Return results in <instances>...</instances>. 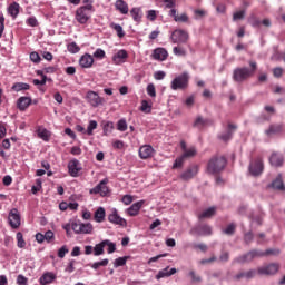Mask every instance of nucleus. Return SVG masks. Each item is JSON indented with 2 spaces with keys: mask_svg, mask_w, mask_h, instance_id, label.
Instances as JSON below:
<instances>
[{
  "mask_svg": "<svg viewBox=\"0 0 285 285\" xmlns=\"http://www.w3.org/2000/svg\"><path fill=\"white\" fill-rule=\"evenodd\" d=\"M94 57H95V59H105L106 58V51H104V49H97L94 52Z\"/></svg>",
  "mask_w": 285,
  "mask_h": 285,
  "instance_id": "55",
  "label": "nucleus"
},
{
  "mask_svg": "<svg viewBox=\"0 0 285 285\" xmlns=\"http://www.w3.org/2000/svg\"><path fill=\"white\" fill-rule=\"evenodd\" d=\"M175 273H177L176 268L168 269L167 267L158 272V274L156 275V279H164V277H170V275H175Z\"/></svg>",
  "mask_w": 285,
  "mask_h": 285,
  "instance_id": "30",
  "label": "nucleus"
},
{
  "mask_svg": "<svg viewBox=\"0 0 285 285\" xmlns=\"http://www.w3.org/2000/svg\"><path fill=\"white\" fill-rule=\"evenodd\" d=\"M268 255L277 256V255H279V249L274 248V249H267V250L263 252V257H266Z\"/></svg>",
  "mask_w": 285,
  "mask_h": 285,
  "instance_id": "61",
  "label": "nucleus"
},
{
  "mask_svg": "<svg viewBox=\"0 0 285 285\" xmlns=\"http://www.w3.org/2000/svg\"><path fill=\"white\" fill-rule=\"evenodd\" d=\"M141 112L150 114L153 110V105L148 100H142L140 106Z\"/></svg>",
  "mask_w": 285,
  "mask_h": 285,
  "instance_id": "41",
  "label": "nucleus"
},
{
  "mask_svg": "<svg viewBox=\"0 0 285 285\" xmlns=\"http://www.w3.org/2000/svg\"><path fill=\"white\" fill-rule=\"evenodd\" d=\"M11 89L13 92H21V90H30V85L26 82H16L12 85Z\"/></svg>",
  "mask_w": 285,
  "mask_h": 285,
  "instance_id": "35",
  "label": "nucleus"
},
{
  "mask_svg": "<svg viewBox=\"0 0 285 285\" xmlns=\"http://www.w3.org/2000/svg\"><path fill=\"white\" fill-rule=\"evenodd\" d=\"M110 28L117 32V37H119V39H124V37H126V32H124V27H121V24L112 22Z\"/></svg>",
  "mask_w": 285,
  "mask_h": 285,
  "instance_id": "37",
  "label": "nucleus"
},
{
  "mask_svg": "<svg viewBox=\"0 0 285 285\" xmlns=\"http://www.w3.org/2000/svg\"><path fill=\"white\" fill-rule=\"evenodd\" d=\"M244 17H246V11L244 10L237 11L233 14V21H242Z\"/></svg>",
  "mask_w": 285,
  "mask_h": 285,
  "instance_id": "49",
  "label": "nucleus"
},
{
  "mask_svg": "<svg viewBox=\"0 0 285 285\" xmlns=\"http://www.w3.org/2000/svg\"><path fill=\"white\" fill-rule=\"evenodd\" d=\"M130 16L132 17V19L136 23H141L144 12L141 11V8L136 7L130 10Z\"/></svg>",
  "mask_w": 285,
  "mask_h": 285,
  "instance_id": "27",
  "label": "nucleus"
},
{
  "mask_svg": "<svg viewBox=\"0 0 285 285\" xmlns=\"http://www.w3.org/2000/svg\"><path fill=\"white\" fill-rule=\"evenodd\" d=\"M210 121L208 119H204V117L198 116L194 121V128H198V130H202V128H206Z\"/></svg>",
  "mask_w": 285,
  "mask_h": 285,
  "instance_id": "31",
  "label": "nucleus"
},
{
  "mask_svg": "<svg viewBox=\"0 0 285 285\" xmlns=\"http://www.w3.org/2000/svg\"><path fill=\"white\" fill-rule=\"evenodd\" d=\"M9 224L11 228H19L21 226V215H19V209L13 208L10 210Z\"/></svg>",
  "mask_w": 285,
  "mask_h": 285,
  "instance_id": "8",
  "label": "nucleus"
},
{
  "mask_svg": "<svg viewBox=\"0 0 285 285\" xmlns=\"http://www.w3.org/2000/svg\"><path fill=\"white\" fill-rule=\"evenodd\" d=\"M257 257H264V252L259 249H253L246 254H243L234 259V264H248Z\"/></svg>",
  "mask_w": 285,
  "mask_h": 285,
  "instance_id": "4",
  "label": "nucleus"
},
{
  "mask_svg": "<svg viewBox=\"0 0 285 285\" xmlns=\"http://www.w3.org/2000/svg\"><path fill=\"white\" fill-rule=\"evenodd\" d=\"M115 6L120 14H128V3L126 1L117 0Z\"/></svg>",
  "mask_w": 285,
  "mask_h": 285,
  "instance_id": "33",
  "label": "nucleus"
},
{
  "mask_svg": "<svg viewBox=\"0 0 285 285\" xmlns=\"http://www.w3.org/2000/svg\"><path fill=\"white\" fill-rule=\"evenodd\" d=\"M69 249L68 247L65 245L62 246L59 250H58V257H60V259H63V257H66V255H68Z\"/></svg>",
  "mask_w": 285,
  "mask_h": 285,
  "instance_id": "58",
  "label": "nucleus"
},
{
  "mask_svg": "<svg viewBox=\"0 0 285 285\" xmlns=\"http://www.w3.org/2000/svg\"><path fill=\"white\" fill-rule=\"evenodd\" d=\"M71 229L76 235H81V222H75L71 224Z\"/></svg>",
  "mask_w": 285,
  "mask_h": 285,
  "instance_id": "50",
  "label": "nucleus"
},
{
  "mask_svg": "<svg viewBox=\"0 0 285 285\" xmlns=\"http://www.w3.org/2000/svg\"><path fill=\"white\" fill-rule=\"evenodd\" d=\"M191 233L193 235H202V236L213 235V227H210V225H200L194 228Z\"/></svg>",
  "mask_w": 285,
  "mask_h": 285,
  "instance_id": "16",
  "label": "nucleus"
},
{
  "mask_svg": "<svg viewBox=\"0 0 285 285\" xmlns=\"http://www.w3.org/2000/svg\"><path fill=\"white\" fill-rule=\"evenodd\" d=\"M126 59H128V51L124 49L118 50L117 53L112 56V62L115 66H121V63H126Z\"/></svg>",
  "mask_w": 285,
  "mask_h": 285,
  "instance_id": "13",
  "label": "nucleus"
},
{
  "mask_svg": "<svg viewBox=\"0 0 285 285\" xmlns=\"http://www.w3.org/2000/svg\"><path fill=\"white\" fill-rule=\"evenodd\" d=\"M126 262H128V257H127V256L116 258V259H115V263H114V266H115L116 268H119V266H126Z\"/></svg>",
  "mask_w": 285,
  "mask_h": 285,
  "instance_id": "46",
  "label": "nucleus"
},
{
  "mask_svg": "<svg viewBox=\"0 0 285 285\" xmlns=\"http://www.w3.org/2000/svg\"><path fill=\"white\" fill-rule=\"evenodd\" d=\"M145 203H146L145 200H140V202L134 203L127 209V214L129 215V217H137V215H139V210H141V207L144 206Z\"/></svg>",
  "mask_w": 285,
  "mask_h": 285,
  "instance_id": "18",
  "label": "nucleus"
},
{
  "mask_svg": "<svg viewBox=\"0 0 285 285\" xmlns=\"http://www.w3.org/2000/svg\"><path fill=\"white\" fill-rule=\"evenodd\" d=\"M183 155L180 157V161H186V159H190V157H195L197 155V149L195 147L187 148L186 145L181 146Z\"/></svg>",
  "mask_w": 285,
  "mask_h": 285,
  "instance_id": "20",
  "label": "nucleus"
},
{
  "mask_svg": "<svg viewBox=\"0 0 285 285\" xmlns=\"http://www.w3.org/2000/svg\"><path fill=\"white\" fill-rule=\"evenodd\" d=\"M189 79H190V77L186 72L179 76V89L180 90L184 88H188Z\"/></svg>",
  "mask_w": 285,
  "mask_h": 285,
  "instance_id": "38",
  "label": "nucleus"
},
{
  "mask_svg": "<svg viewBox=\"0 0 285 285\" xmlns=\"http://www.w3.org/2000/svg\"><path fill=\"white\" fill-rule=\"evenodd\" d=\"M249 173L257 177L264 173V161L262 159L256 160L255 163L249 165Z\"/></svg>",
  "mask_w": 285,
  "mask_h": 285,
  "instance_id": "12",
  "label": "nucleus"
},
{
  "mask_svg": "<svg viewBox=\"0 0 285 285\" xmlns=\"http://www.w3.org/2000/svg\"><path fill=\"white\" fill-rule=\"evenodd\" d=\"M110 189H108V179H102L96 187L89 190L90 195H100V197H108Z\"/></svg>",
  "mask_w": 285,
  "mask_h": 285,
  "instance_id": "5",
  "label": "nucleus"
},
{
  "mask_svg": "<svg viewBox=\"0 0 285 285\" xmlns=\"http://www.w3.org/2000/svg\"><path fill=\"white\" fill-rule=\"evenodd\" d=\"M269 164L274 166V168H279L284 165V156L277 153H273L269 157Z\"/></svg>",
  "mask_w": 285,
  "mask_h": 285,
  "instance_id": "19",
  "label": "nucleus"
},
{
  "mask_svg": "<svg viewBox=\"0 0 285 285\" xmlns=\"http://www.w3.org/2000/svg\"><path fill=\"white\" fill-rule=\"evenodd\" d=\"M117 130H120V132H126V130H128V122H126L124 119H120L117 122Z\"/></svg>",
  "mask_w": 285,
  "mask_h": 285,
  "instance_id": "45",
  "label": "nucleus"
},
{
  "mask_svg": "<svg viewBox=\"0 0 285 285\" xmlns=\"http://www.w3.org/2000/svg\"><path fill=\"white\" fill-rule=\"evenodd\" d=\"M102 242H106V246H108V254H112L115 253V250H117V245L112 242H110L109 239H106V240H102Z\"/></svg>",
  "mask_w": 285,
  "mask_h": 285,
  "instance_id": "51",
  "label": "nucleus"
},
{
  "mask_svg": "<svg viewBox=\"0 0 285 285\" xmlns=\"http://www.w3.org/2000/svg\"><path fill=\"white\" fill-rule=\"evenodd\" d=\"M92 233V224L80 223V235H90Z\"/></svg>",
  "mask_w": 285,
  "mask_h": 285,
  "instance_id": "36",
  "label": "nucleus"
},
{
  "mask_svg": "<svg viewBox=\"0 0 285 285\" xmlns=\"http://www.w3.org/2000/svg\"><path fill=\"white\" fill-rule=\"evenodd\" d=\"M68 52H71V55H77L81 48L77 46V42H71L67 46Z\"/></svg>",
  "mask_w": 285,
  "mask_h": 285,
  "instance_id": "43",
  "label": "nucleus"
},
{
  "mask_svg": "<svg viewBox=\"0 0 285 285\" xmlns=\"http://www.w3.org/2000/svg\"><path fill=\"white\" fill-rule=\"evenodd\" d=\"M258 275H277L279 272V264L272 263L269 265L258 267Z\"/></svg>",
  "mask_w": 285,
  "mask_h": 285,
  "instance_id": "7",
  "label": "nucleus"
},
{
  "mask_svg": "<svg viewBox=\"0 0 285 285\" xmlns=\"http://www.w3.org/2000/svg\"><path fill=\"white\" fill-rule=\"evenodd\" d=\"M226 168V158L224 156H214L207 163V175H219Z\"/></svg>",
  "mask_w": 285,
  "mask_h": 285,
  "instance_id": "2",
  "label": "nucleus"
},
{
  "mask_svg": "<svg viewBox=\"0 0 285 285\" xmlns=\"http://www.w3.org/2000/svg\"><path fill=\"white\" fill-rule=\"evenodd\" d=\"M30 104H32V99L30 97H20L17 101V106L21 111L26 110Z\"/></svg>",
  "mask_w": 285,
  "mask_h": 285,
  "instance_id": "26",
  "label": "nucleus"
},
{
  "mask_svg": "<svg viewBox=\"0 0 285 285\" xmlns=\"http://www.w3.org/2000/svg\"><path fill=\"white\" fill-rule=\"evenodd\" d=\"M213 262H217V256L213 255L210 258L202 259L200 264L206 266V264H213Z\"/></svg>",
  "mask_w": 285,
  "mask_h": 285,
  "instance_id": "63",
  "label": "nucleus"
},
{
  "mask_svg": "<svg viewBox=\"0 0 285 285\" xmlns=\"http://www.w3.org/2000/svg\"><path fill=\"white\" fill-rule=\"evenodd\" d=\"M27 26H30V28H37L39 26V21L35 17H30L26 21Z\"/></svg>",
  "mask_w": 285,
  "mask_h": 285,
  "instance_id": "53",
  "label": "nucleus"
},
{
  "mask_svg": "<svg viewBox=\"0 0 285 285\" xmlns=\"http://www.w3.org/2000/svg\"><path fill=\"white\" fill-rule=\"evenodd\" d=\"M248 67H238L234 69L233 71V79L236 81V83H244V81H248L253 75L257 71V62L255 61H249Z\"/></svg>",
  "mask_w": 285,
  "mask_h": 285,
  "instance_id": "1",
  "label": "nucleus"
},
{
  "mask_svg": "<svg viewBox=\"0 0 285 285\" xmlns=\"http://www.w3.org/2000/svg\"><path fill=\"white\" fill-rule=\"evenodd\" d=\"M236 130H237V125L233 122H228L227 130L219 135V139H222L223 141H230Z\"/></svg>",
  "mask_w": 285,
  "mask_h": 285,
  "instance_id": "9",
  "label": "nucleus"
},
{
  "mask_svg": "<svg viewBox=\"0 0 285 285\" xmlns=\"http://www.w3.org/2000/svg\"><path fill=\"white\" fill-rule=\"evenodd\" d=\"M171 41L173 43H179V30H174L171 32Z\"/></svg>",
  "mask_w": 285,
  "mask_h": 285,
  "instance_id": "64",
  "label": "nucleus"
},
{
  "mask_svg": "<svg viewBox=\"0 0 285 285\" xmlns=\"http://www.w3.org/2000/svg\"><path fill=\"white\" fill-rule=\"evenodd\" d=\"M95 222L101 224L106 219V209L104 207H99L94 215Z\"/></svg>",
  "mask_w": 285,
  "mask_h": 285,
  "instance_id": "32",
  "label": "nucleus"
},
{
  "mask_svg": "<svg viewBox=\"0 0 285 285\" xmlns=\"http://www.w3.org/2000/svg\"><path fill=\"white\" fill-rule=\"evenodd\" d=\"M284 130V125L282 124H276V125H271L269 128L266 130V135H279Z\"/></svg>",
  "mask_w": 285,
  "mask_h": 285,
  "instance_id": "29",
  "label": "nucleus"
},
{
  "mask_svg": "<svg viewBox=\"0 0 285 285\" xmlns=\"http://www.w3.org/2000/svg\"><path fill=\"white\" fill-rule=\"evenodd\" d=\"M109 263H110V261L108 258H105L100 262L92 263L90 266L94 271H99V268H101V266H108Z\"/></svg>",
  "mask_w": 285,
  "mask_h": 285,
  "instance_id": "39",
  "label": "nucleus"
},
{
  "mask_svg": "<svg viewBox=\"0 0 285 285\" xmlns=\"http://www.w3.org/2000/svg\"><path fill=\"white\" fill-rule=\"evenodd\" d=\"M29 57L30 61H32L33 63H41V56H39V52L32 51Z\"/></svg>",
  "mask_w": 285,
  "mask_h": 285,
  "instance_id": "48",
  "label": "nucleus"
},
{
  "mask_svg": "<svg viewBox=\"0 0 285 285\" xmlns=\"http://www.w3.org/2000/svg\"><path fill=\"white\" fill-rule=\"evenodd\" d=\"M155 155V149L150 145H142L139 148V157L140 159H150Z\"/></svg>",
  "mask_w": 285,
  "mask_h": 285,
  "instance_id": "15",
  "label": "nucleus"
},
{
  "mask_svg": "<svg viewBox=\"0 0 285 285\" xmlns=\"http://www.w3.org/2000/svg\"><path fill=\"white\" fill-rule=\"evenodd\" d=\"M112 128H115V125L112 124V121L105 122L104 124V134L110 135V132H112Z\"/></svg>",
  "mask_w": 285,
  "mask_h": 285,
  "instance_id": "47",
  "label": "nucleus"
},
{
  "mask_svg": "<svg viewBox=\"0 0 285 285\" xmlns=\"http://www.w3.org/2000/svg\"><path fill=\"white\" fill-rule=\"evenodd\" d=\"M107 244L108 243H106L104 240L99 244H96V246L94 247L95 257H99V256L104 255V253H105L104 248H106Z\"/></svg>",
  "mask_w": 285,
  "mask_h": 285,
  "instance_id": "34",
  "label": "nucleus"
},
{
  "mask_svg": "<svg viewBox=\"0 0 285 285\" xmlns=\"http://www.w3.org/2000/svg\"><path fill=\"white\" fill-rule=\"evenodd\" d=\"M68 170L71 177H79V173H81V163L77 159H72L68 164Z\"/></svg>",
  "mask_w": 285,
  "mask_h": 285,
  "instance_id": "10",
  "label": "nucleus"
},
{
  "mask_svg": "<svg viewBox=\"0 0 285 285\" xmlns=\"http://www.w3.org/2000/svg\"><path fill=\"white\" fill-rule=\"evenodd\" d=\"M17 284L18 285H28V277L23 276L22 274H19L17 276Z\"/></svg>",
  "mask_w": 285,
  "mask_h": 285,
  "instance_id": "57",
  "label": "nucleus"
},
{
  "mask_svg": "<svg viewBox=\"0 0 285 285\" xmlns=\"http://www.w3.org/2000/svg\"><path fill=\"white\" fill-rule=\"evenodd\" d=\"M255 269H249L247 272H240L234 276V279L236 282H239V279H253L255 277Z\"/></svg>",
  "mask_w": 285,
  "mask_h": 285,
  "instance_id": "23",
  "label": "nucleus"
},
{
  "mask_svg": "<svg viewBox=\"0 0 285 285\" xmlns=\"http://www.w3.org/2000/svg\"><path fill=\"white\" fill-rule=\"evenodd\" d=\"M55 279H57V276L53 273L48 272L40 277L39 282L41 285H48V284H52Z\"/></svg>",
  "mask_w": 285,
  "mask_h": 285,
  "instance_id": "25",
  "label": "nucleus"
},
{
  "mask_svg": "<svg viewBox=\"0 0 285 285\" xmlns=\"http://www.w3.org/2000/svg\"><path fill=\"white\" fill-rule=\"evenodd\" d=\"M197 173H199V165H193L180 175V178L183 179V181H188L193 179V177H195Z\"/></svg>",
  "mask_w": 285,
  "mask_h": 285,
  "instance_id": "11",
  "label": "nucleus"
},
{
  "mask_svg": "<svg viewBox=\"0 0 285 285\" xmlns=\"http://www.w3.org/2000/svg\"><path fill=\"white\" fill-rule=\"evenodd\" d=\"M225 235H234L235 234V224H229L224 230Z\"/></svg>",
  "mask_w": 285,
  "mask_h": 285,
  "instance_id": "59",
  "label": "nucleus"
},
{
  "mask_svg": "<svg viewBox=\"0 0 285 285\" xmlns=\"http://www.w3.org/2000/svg\"><path fill=\"white\" fill-rule=\"evenodd\" d=\"M108 222H110L111 224H116L117 226H128V222H126L125 218H122L121 216H119V214H117V209H115L108 216Z\"/></svg>",
  "mask_w": 285,
  "mask_h": 285,
  "instance_id": "14",
  "label": "nucleus"
},
{
  "mask_svg": "<svg viewBox=\"0 0 285 285\" xmlns=\"http://www.w3.org/2000/svg\"><path fill=\"white\" fill-rule=\"evenodd\" d=\"M86 99L92 108H99V106H104V104H106V99L100 97L97 91H88Z\"/></svg>",
  "mask_w": 285,
  "mask_h": 285,
  "instance_id": "6",
  "label": "nucleus"
},
{
  "mask_svg": "<svg viewBox=\"0 0 285 285\" xmlns=\"http://www.w3.org/2000/svg\"><path fill=\"white\" fill-rule=\"evenodd\" d=\"M156 61H166L168 59V51L164 48H156L151 55Z\"/></svg>",
  "mask_w": 285,
  "mask_h": 285,
  "instance_id": "17",
  "label": "nucleus"
},
{
  "mask_svg": "<svg viewBox=\"0 0 285 285\" xmlns=\"http://www.w3.org/2000/svg\"><path fill=\"white\" fill-rule=\"evenodd\" d=\"M272 188L274 190H281L285 193V186H284V180L282 179V174H279L276 179L272 183Z\"/></svg>",
  "mask_w": 285,
  "mask_h": 285,
  "instance_id": "28",
  "label": "nucleus"
},
{
  "mask_svg": "<svg viewBox=\"0 0 285 285\" xmlns=\"http://www.w3.org/2000/svg\"><path fill=\"white\" fill-rule=\"evenodd\" d=\"M81 68H92V63H95V58L91 55L85 53L79 60Z\"/></svg>",
  "mask_w": 285,
  "mask_h": 285,
  "instance_id": "21",
  "label": "nucleus"
},
{
  "mask_svg": "<svg viewBox=\"0 0 285 285\" xmlns=\"http://www.w3.org/2000/svg\"><path fill=\"white\" fill-rule=\"evenodd\" d=\"M147 95H149V97H157V90L155 89V85L149 83L147 86Z\"/></svg>",
  "mask_w": 285,
  "mask_h": 285,
  "instance_id": "54",
  "label": "nucleus"
},
{
  "mask_svg": "<svg viewBox=\"0 0 285 285\" xmlns=\"http://www.w3.org/2000/svg\"><path fill=\"white\" fill-rule=\"evenodd\" d=\"M253 239H255V235L253 234V232L245 233V235H244L245 244H250V242H253Z\"/></svg>",
  "mask_w": 285,
  "mask_h": 285,
  "instance_id": "56",
  "label": "nucleus"
},
{
  "mask_svg": "<svg viewBox=\"0 0 285 285\" xmlns=\"http://www.w3.org/2000/svg\"><path fill=\"white\" fill-rule=\"evenodd\" d=\"M273 75L276 79H279L284 75V69L282 67H276L273 69Z\"/></svg>",
  "mask_w": 285,
  "mask_h": 285,
  "instance_id": "60",
  "label": "nucleus"
},
{
  "mask_svg": "<svg viewBox=\"0 0 285 285\" xmlns=\"http://www.w3.org/2000/svg\"><path fill=\"white\" fill-rule=\"evenodd\" d=\"M188 39H190V35L188 31L180 29L179 30V41L180 43H188Z\"/></svg>",
  "mask_w": 285,
  "mask_h": 285,
  "instance_id": "42",
  "label": "nucleus"
},
{
  "mask_svg": "<svg viewBox=\"0 0 285 285\" xmlns=\"http://www.w3.org/2000/svg\"><path fill=\"white\" fill-rule=\"evenodd\" d=\"M16 237L18 242V248H26V240L23 239V234L21 232H18Z\"/></svg>",
  "mask_w": 285,
  "mask_h": 285,
  "instance_id": "44",
  "label": "nucleus"
},
{
  "mask_svg": "<svg viewBox=\"0 0 285 285\" xmlns=\"http://www.w3.org/2000/svg\"><path fill=\"white\" fill-rule=\"evenodd\" d=\"M52 239H55V233L52 230H48L45 233V242H48V244H50V242H52Z\"/></svg>",
  "mask_w": 285,
  "mask_h": 285,
  "instance_id": "62",
  "label": "nucleus"
},
{
  "mask_svg": "<svg viewBox=\"0 0 285 285\" xmlns=\"http://www.w3.org/2000/svg\"><path fill=\"white\" fill-rule=\"evenodd\" d=\"M92 12H95V6L92 4H85L79 7L76 10V21L81 23V26L88 23V21H90V17H92Z\"/></svg>",
  "mask_w": 285,
  "mask_h": 285,
  "instance_id": "3",
  "label": "nucleus"
},
{
  "mask_svg": "<svg viewBox=\"0 0 285 285\" xmlns=\"http://www.w3.org/2000/svg\"><path fill=\"white\" fill-rule=\"evenodd\" d=\"M38 137L43 139L45 141H50V131L47 129L40 128L38 129Z\"/></svg>",
  "mask_w": 285,
  "mask_h": 285,
  "instance_id": "40",
  "label": "nucleus"
},
{
  "mask_svg": "<svg viewBox=\"0 0 285 285\" xmlns=\"http://www.w3.org/2000/svg\"><path fill=\"white\" fill-rule=\"evenodd\" d=\"M92 130H97V121L90 120L87 127V135H92Z\"/></svg>",
  "mask_w": 285,
  "mask_h": 285,
  "instance_id": "52",
  "label": "nucleus"
},
{
  "mask_svg": "<svg viewBox=\"0 0 285 285\" xmlns=\"http://www.w3.org/2000/svg\"><path fill=\"white\" fill-rule=\"evenodd\" d=\"M215 213H217V209L215 207H209L198 214V219L200 222L204 219H210V217H215Z\"/></svg>",
  "mask_w": 285,
  "mask_h": 285,
  "instance_id": "22",
  "label": "nucleus"
},
{
  "mask_svg": "<svg viewBox=\"0 0 285 285\" xmlns=\"http://www.w3.org/2000/svg\"><path fill=\"white\" fill-rule=\"evenodd\" d=\"M19 10H21V6L19 4V2H12L7 9L8 14H10L12 19H17V17H19Z\"/></svg>",
  "mask_w": 285,
  "mask_h": 285,
  "instance_id": "24",
  "label": "nucleus"
}]
</instances>
